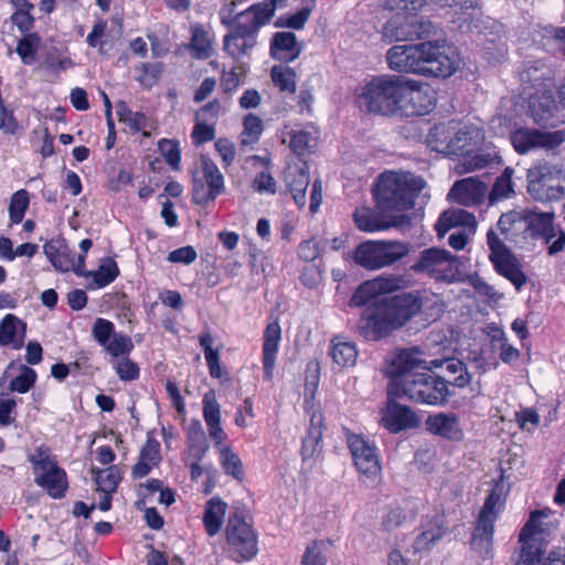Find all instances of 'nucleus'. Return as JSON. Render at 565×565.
<instances>
[{"label":"nucleus","mask_w":565,"mask_h":565,"mask_svg":"<svg viewBox=\"0 0 565 565\" xmlns=\"http://www.w3.org/2000/svg\"><path fill=\"white\" fill-rule=\"evenodd\" d=\"M424 352L417 348L398 350L385 370L388 377V396L404 397L415 403L438 405L444 404L449 395L447 382L440 376H434L425 372H416L417 369L431 371L440 367L441 362L427 361Z\"/></svg>","instance_id":"f257e3e1"},{"label":"nucleus","mask_w":565,"mask_h":565,"mask_svg":"<svg viewBox=\"0 0 565 565\" xmlns=\"http://www.w3.org/2000/svg\"><path fill=\"white\" fill-rule=\"evenodd\" d=\"M445 41H426L418 44L394 45L386 52L390 70L397 73L426 77L447 78L456 71Z\"/></svg>","instance_id":"f03ea898"},{"label":"nucleus","mask_w":565,"mask_h":565,"mask_svg":"<svg viewBox=\"0 0 565 565\" xmlns=\"http://www.w3.org/2000/svg\"><path fill=\"white\" fill-rule=\"evenodd\" d=\"M422 309L419 297L412 292L383 297L366 306L360 317L358 329L369 341H379L402 328Z\"/></svg>","instance_id":"7ed1b4c3"},{"label":"nucleus","mask_w":565,"mask_h":565,"mask_svg":"<svg viewBox=\"0 0 565 565\" xmlns=\"http://www.w3.org/2000/svg\"><path fill=\"white\" fill-rule=\"evenodd\" d=\"M425 185L423 178L411 172L385 171L380 174L373 191L375 206L383 214L406 212L414 207Z\"/></svg>","instance_id":"20e7f679"},{"label":"nucleus","mask_w":565,"mask_h":565,"mask_svg":"<svg viewBox=\"0 0 565 565\" xmlns=\"http://www.w3.org/2000/svg\"><path fill=\"white\" fill-rule=\"evenodd\" d=\"M405 77L395 74L373 75L355 89V100L367 113L395 116L406 89Z\"/></svg>","instance_id":"39448f33"},{"label":"nucleus","mask_w":565,"mask_h":565,"mask_svg":"<svg viewBox=\"0 0 565 565\" xmlns=\"http://www.w3.org/2000/svg\"><path fill=\"white\" fill-rule=\"evenodd\" d=\"M286 2L287 0H263L234 14L236 1H232L228 7L221 9V23L230 28L231 32L257 38L262 26L267 24L277 8L285 7Z\"/></svg>","instance_id":"423d86ee"},{"label":"nucleus","mask_w":565,"mask_h":565,"mask_svg":"<svg viewBox=\"0 0 565 565\" xmlns=\"http://www.w3.org/2000/svg\"><path fill=\"white\" fill-rule=\"evenodd\" d=\"M28 460L32 465L34 482L42 488L49 497L61 500L66 497L68 490V478L51 449L41 445L29 455Z\"/></svg>","instance_id":"0eeeda50"},{"label":"nucleus","mask_w":565,"mask_h":565,"mask_svg":"<svg viewBox=\"0 0 565 565\" xmlns=\"http://www.w3.org/2000/svg\"><path fill=\"white\" fill-rule=\"evenodd\" d=\"M202 406L203 418L209 430V436L220 451L222 468L226 475H231L235 479H241L243 476L242 461L228 446L224 445L227 435L221 425V406L213 391L207 392L203 396Z\"/></svg>","instance_id":"6e6552de"},{"label":"nucleus","mask_w":565,"mask_h":565,"mask_svg":"<svg viewBox=\"0 0 565 565\" xmlns=\"http://www.w3.org/2000/svg\"><path fill=\"white\" fill-rule=\"evenodd\" d=\"M504 504V487L502 482L495 483L489 493L472 532L471 550L481 558H486L492 551L494 523Z\"/></svg>","instance_id":"1a4fd4ad"},{"label":"nucleus","mask_w":565,"mask_h":565,"mask_svg":"<svg viewBox=\"0 0 565 565\" xmlns=\"http://www.w3.org/2000/svg\"><path fill=\"white\" fill-rule=\"evenodd\" d=\"M226 553L235 563L249 562L258 553V534L253 524L234 513L225 526Z\"/></svg>","instance_id":"9d476101"},{"label":"nucleus","mask_w":565,"mask_h":565,"mask_svg":"<svg viewBox=\"0 0 565 565\" xmlns=\"http://www.w3.org/2000/svg\"><path fill=\"white\" fill-rule=\"evenodd\" d=\"M409 253V245L401 241H366L354 250V262L369 270L390 267Z\"/></svg>","instance_id":"9b49d317"},{"label":"nucleus","mask_w":565,"mask_h":565,"mask_svg":"<svg viewBox=\"0 0 565 565\" xmlns=\"http://www.w3.org/2000/svg\"><path fill=\"white\" fill-rule=\"evenodd\" d=\"M527 191L537 201L565 198V171L557 164L541 162L527 171Z\"/></svg>","instance_id":"f8f14e48"},{"label":"nucleus","mask_w":565,"mask_h":565,"mask_svg":"<svg viewBox=\"0 0 565 565\" xmlns=\"http://www.w3.org/2000/svg\"><path fill=\"white\" fill-rule=\"evenodd\" d=\"M224 192V175L209 156L202 154L200 166L192 175V201L198 205H206Z\"/></svg>","instance_id":"ddd939ff"},{"label":"nucleus","mask_w":565,"mask_h":565,"mask_svg":"<svg viewBox=\"0 0 565 565\" xmlns=\"http://www.w3.org/2000/svg\"><path fill=\"white\" fill-rule=\"evenodd\" d=\"M483 141L482 130L477 126H466L461 131V173L483 169L498 158L494 148L483 146Z\"/></svg>","instance_id":"4468645a"},{"label":"nucleus","mask_w":565,"mask_h":565,"mask_svg":"<svg viewBox=\"0 0 565 565\" xmlns=\"http://www.w3.org/2000/svg\"><path fill=\"white\" fill-rule=\"evenodd\" d=\"M411 269L436 280L454 281L459 274V260L446 249L430 247L420 252Z\"/></svg>","instance_id":"2eb2a0df"},{"label":"nucleus","mask_w":565,"mask_h":565,"mask_svg":"<svg viewBox=\"0 0 565 565\" xmlns=\"http://www.w3.org/2000/svg\"><path fill=\"white\" fill-rule=\"evenodd\" d=\"M433 24L416 14L397 13L383 26L382 38L387 43L414 41L431 34Z\"/></svg>","instance_id":"dca6fc26"},{"label":"nucleus","mask_w":565,"mask_h":565,"mask_svg":"<svg viewBox=\"0 0 565 565\" xmlns=\"http://www.w3.org/2000/svg\"><path fill=\"white\" fill-rule=\"evenodd\" d=\"M510 140L514 150L520 154L536 150H553L565 141V130L547 131L519 127L511 131Z\"/></svg>","instance_id":"f3484780"},{"label":"nucleus","mask_w":565,"mask_h":565,"mask_svg":"<svg viewBox=\"0 0 565 565\" xmlns=\"http://www.w3.org/2000/svg\"><path fill=\"white\" fill-rule=\"evenodd\" d=\"M487 241L491 252L490 260L495 270L520 290L526 282V276L522 271L516 258L493 231L488 232Z\"/></svg>","instance_id":"a211bd4d"},{"label":"nucleus","mask_w":565,"mask_h":565,"mask_svg":"<svg viewBox=\"0 0 565 565\" xmlns=\"http://www.w3.org/2000/svg\"><path fill=\"white\" fill-rule=\"evenodd\" d=\"M408 279L403 275H383L366 280L354 290L350 305L353 307H366L379 300L377 297L406 288Z\"/></svg>","instance_id":"6ab92c4d"},{"label":"nucleus","mask_w":565,"mask_h":565,"mask_svg":"<svg viewBox=\"0 0 565 565\" xmlns=\"http://www.w3.org/2000/svg\"><path fill=\"white\" fill-rule=\"evenodd\" d=\"M347 443L360 476L375 481L382 471L376 446L356 434H349Z\"/></svg>","instance_id":"aec40b11"},{"label":"nucleus","mask_w":565,"mask_h":565,"mask_svg":"<svg viewBox=\"0 0 565 565\" xmlns=\"http://www.w3.org/2000/svg\"><path fill=\"white\" fill-rule=\"evenodd\" d=\"M94 340L104 348L111 360L129 356L135 345L131 338L124 332H116L115 324L104 318H97L92 328Z\"/></svg>","instance_id":"412c9836"},{"label":"nucleus","mask_w":565,"mask_h":565,"mask_svg":"<svg viewBox=\"0 0 565 565\" xmlns=\"http://www.w3.org/2000/svg\"><path fill=\"white\" fill-rule=\"evenodd\" d=\"M406 89L403 102L398 105L397 115L402 117H419L429 114L435 107V97L427 85L405 78Z\"/></svg>","instance_id":"4be33fe9"},{"label":"nucleus","mask_w":565,"mask_h":565,"mask_svg":"<svg viewBox=\"0 0 565 565\" xmlns=\"http://www.w3.org/2000/svg\"><path fill=\"white\" fill-rule=\"evenodd\" d=\"M305 412L310 416V424L302 439L301 457L303 462H308L318 457L322 449L323 416L316 403L315 393L306 395Z\"/></svg>","instance_id":"5701e85b"},{"label":"nucleus","mask_w":565,"mask_h":565,"mask_svg":"<svg viewBox=\"0 0 565 565\" xmlns=\"http://www.w3.org/2000/svg\"><path fill=\"white\" fill-rule=\"evenodd\" d=\"M397 398L387 395V402L381 409L380 424L391 434L417 428L420 424L417 414L411 407L397 403Z\"/></svg>","instance_id":"b1692460"},{"label":"nucleus","mask_w":565,"mask_h":565,"mask_svg":"<svg viewBox=\"0 0 565 565\" xmlns=\"http://www.w3.org/2000/svg\"><path fill=\"white\" fill-rule=\"evenodd\" d=\"M405 215H391L383 214L380 210L374 211L370 207L361 206L356 207L353 212V221L355 226L366 233H374L388 230L401 225Z\"/></svg>","instance_id":"393cba45"},{"label":"nucleus","mask_w":565,"mask_h":565,"mask_svg":"<svg viewBox=\"0 0 565 565\" xmlns=\"http://www.w3.org/2000/svg\"><path fill=\"white\" fill-rule=\"evenodd\" d=\"M529 107L531 117L539 125L555 127L562 122L557 115L558 106L552 93L545 92L531 96Z\"/></svg>","instance_id":"a878e982"},{"label":"nucleus","mask_w":565,"mask_h":565,"mask_svg":"<svg viewBox=\"0 0 565 565\" xmlns=\"http://www.w3.org/2000/svg\"><path fill=\"white\" fill-rule=\"evenodd\" d=\"M556 525L557 520L553 511L550 509L536 510L531 512L520 534L523 535V537H532L543 543Z\"/></svg>","instance_id":"bb28decb"},{"label":"nucleus","mask_w":565,"mask_h":565,"mask_svg":"<svg viewBox=\"0 0 565 565\" xmlns=\"http://www.w3.org/2000/svg\"><path fill=\"white\" fill-rule=\"evenodd\" d=\"M301 51L302 45L297 41V38L292 32H276L270 39V56L285 64L298 58Z\"/></svg>","instance_id":"cd10ccee"},{"label":"nucleus","mask_w":565,"mask_h":565,"mask_svg":"<svg viewBox=\"0 0 565 565\" xmlns=\"http://www.w3.org/2000/svg\"><path fill=\"white\" fill-rule=\"evenodd\" d=\"M26 323L15 315L8 313L0 321V347L20 350L24 347Z\"/></svg>","instance_id":"c85d7f7f"},{"label":"nucleus","mask_w":565,"mask_h":565,"mask_svg":"<svg viewBox=\"0 0 565 565\" xmlns=\"http://www.w3.org/2000/svg\"><path fill=\"white\" fill-rule=\"evenodd\" d=\"M281 339V328L278 321H273L267 324L264 331L263 343V369L266 379H271L275 367L276 356L279 349Z\"/></svg>","instance_id":"c756f323"},{"label":"nucleus","mask_w":565,"mask_h":565,"mask_svg":"<svg viewBox=\"0 0 565 565\" xmlns=\"http://www.w3.org/2000/svg\"><path fill=\"white\" fill-rule=\"evenodd\" d=\"M44 254L52 266L62 273L73 270L74 250L63 238L51 239L43 246Z\"/></svg>","instance_id":"7c9ffc66"},{"label":"nucleus","mask_w":565,"mask_h":565,"mask_svg":"<svg viewBox=\"0 0 565 565\" xmlns=\"http://www.w3.org/2000/svg\"><path fill=\"white\" fill-rule=\"evenodd\" d=\"M191 40L188 45L192 56L196 60H206L213 54L214 34L210 26L201 23L190 25Z\"/></svg>","instance_id":"2f4dec72"},{"label":"nucleus","mask_w":565,"mask_h":565,"mask_svg":"<svg viewBox=\"0 0 565 565\" xmlns=\"http://www.w3.org/2000/svg\"><path fill=\"white\" fill-rule=\"evenodd\" d=\"M161 461L160 444L154 438H148L141 448L138 461L132 467L131 476L135 479H141L148 476L151 470Z\"/></svg>","instance_id":"473e14b6"},{"label":"nucleus","mask_w":565,"mask_h":565,"mask_svg":"<svg viewBox=\"0 0 565 565\" xmlns=\"http://www.w3.org/2000/svg\"><path fill=\"white\" fill-rule=\"evenodd\" d=\"M285 182L298 207L306 205V190L310 183L309 171L303 167H289L285 172Z\"/></svg>","instance_id":"72a5a7b5"},{"label":"nucleus","mask_w":565,"mask_h":565,"mask_svg":"<svg viewBox=\"0 0 565 565\" xmlns=\"http://www.w3.org/2000/svg\"><path fill=\"white\" fill-rule=\"evenodd\" d=\"M120 271L111 257H104L96 270H87L84 278L89 279L87 288L90 290L105 288L117 279Z\"/></svg>","instance_id":"f704fd0d"},{"label":"nucleus","mask_w":565,"mask_h":565,"mask_svg":"<svg viewBox=\"0 0 565 565\" xmlns=\"http://www.w3.org/2000/svg\"><path fill=\"white\" fill-rule=\"evenodd\" d=\"M227 510V503L218 497H213L204 505L203 525L209 536L220 533Z\"/></svg>","instance_id":"c9c22d12"},{"label":"nucleus","mask_w":565,"mask_h":565,"mask_svg":"<svg viewBox=\"0 0 565 565\" xmlns=\"http://www.w3.org/2000/svg\"><path fill=\"white\" fill-rule=\"evenodd\" d=\"M290 138L289 148L296 156H303L312 151V149L317 146V141L319 138V130L312 126L308 125L299 130H291L288 132Z\"/></svg>","instance_id":"e433bc0d"},{"label":"nucleus","mask_w":565,"mask_h":565,"mask_svg":"<svg viewBox=\"0 0 565 565\" xmlns=\"http://www.w3.org/2000/svg\"><path fill=\"white\" fill-rule=\"evenodd\" d=\"M446 529L440 518L427 521L422 526V532L416 536L413 547L415 552H426L445 535Z\"/></svg>","instance_id":"4c0bfd02"},{"label":"nucleus","mask_w":565,"mask_h":565,"mask_svg":"<svg viewBox=\"0 0 565 565\" xmlns=\"http://www.w3.org/2000/svg\"><path fill=\"white\" fill-rule=\"evenodd\" d=\"M255 45L256 38L231 31L223 39L224 52L234 60H239L247 55Z\"/></svg>","instance_id":"58836bf2"},{"label":"nucleus","mask_w":565,"mask_h":565,"mask_svg":"<svg viewBox=\"0 0 565 565\" xmlns=\"http://www.w3.org/2000/svg\"><path fill=\"white\" fill-rule=\"evenodd\" d=\"M330 355L338 366L350 367L356 362L358 350L353 342L334 337L331 341Z\"/></svg>","instance_id":"ea45409f"},{"label":"nucleus","mask_w":565,"mask_h":565,"mask_svg":"<svg viewBox=\"0 0 565 565\" xmlns=\"http://www.w3.org/2000/svg\"><path fill=\"white\" fill-rule=\"evenodd\" d=\"M488 186L475 177L461 179V205H477L483 202Z\"/></svg>","instance_id":"a19ab883"},{"label":"nucleus","mask_w":565,"mask_h":565,"mask_svg":"<svg viewBox=\"0 0 565 565\" xmlns=\"http://www.w3.org/2000/svg\"><path fill=\"white\" fill-rule=\"evenodd\" d=\"M519 541L521 543L520 557L516 565H543L545 558L542 542L532 537H523L520 534Z\"/></svg>","instance_id":"79ce46f5"},{"label":"nucleus","mask_w":565,"mask_h":565,"mask_svg":"<svg viewBox=\"0 0 565 565\" xmlns=\"http://www.w3.org/2000/svg\"><path fill=\"white\" fill-rule=\"evenodd\" d=\"M213 342L214 339L209 331L202 332L199 335V343L204 352L210 375L213 379H221L223 376V371L220 364V352L212 348Z\"/></svg>","instance_id":"37998d69"},{"label":"nucleus","mask_w":565,"mask_h":565,"mask_svg":"<svg viewBox=\"0 0 565 565\" xmlns=\"http://www.w3.org/2000/svg\"><path fill=\"white\" fill-rule=\"evenodd\" d=\"M270 78L281 93L295 94L297 74L294 68L284 64L275 65L270 70Z\"/></svg>","instance_id":"c03bdc74"},{"label":"nucleus","mask_w":565,"mask_h":565,"mask_svg":"<svg viewBox=\"0 0 565 565\" xmlns=\"http://www.w3.org/2000/svg\"><path fill=\"white\" fill-rule=\"evenodd\" d=\"M426 424L428 430L433 434L451 438L456 433L458 419L455 414L439 413L437 415L429 416Z\"/></svg>","instance_id":"a18cd8bd"},{"label":"nucleus","mask_w":565,"mask_h":565,"mask_svg":"<svg viewBox=\"0 0 565 565\" xmlns=\"http://www.w3.org/2000/svg\"><path fill=\"white\" fill-rule=\"evenodd\" d=\"M40 45L41 38L38 33H24V35L18 41L15 52L24 65H31L36 60Z\"/></svg>","instance_id":"49530a36"},{"label":"nucleus","mask_w":565,"mask_h":565,"mask_svg":"<svg viewBox=\"0 0 565 565\" xmlns=\"http://www.w3.org/2000/svg\"><path fill=\"white\" fill-rule=\"evenodd\" d=\"M29 204L30 196L26 190L21 189L12 194L9 204V217L11 225L20 224L23 221Z\"/></svg>","instance_id":"de8ad7c7"},{"label":"nucleus","mask_w":565,"mask_h":565,"mask_svg":"<svg viewBox=\"0 0 565 565\" xmlns=\"http://www.w3.org/2000/svg\"><path fill=\"white\" fill-rule=\"evenodd\" d=\"M313 10V1L310 4H306L300 10L292 14L280 15L276 22V28H288L294 30H301L308 21Z\"/></svg>","instance_id":"09e8293b"},{"label":"nucleus","mask_w":565,"mask_h":565,"mask_svg":"<svg viewBox=\"0 0 565 565\" xmlns=\"http://www.w3.org/2000/svg\"><path fill=\"white\" fill-rule=\"evenodd\" d=\"M470 285L478 296L484 298L489 302H499L503 299V294L497 291L492 286L486 282L478 274L461 277V282Z\"/></svg>","instance_id":"8fccbe9b"},{"label":"nucleus","mask_w":565,"mask_h":565,"mask_svg":"<svg viewBox=\"0 0 565 565\" xmlns=\"http://www.w3.org/2000/svg\"><path fill=\"white\" fill-rule=\"evenodd\" d=\"M158 150L172 170L180 169L181 149L178 140L162 138L158 141Z\"/></svg>","instance_id":"3c124183"},{"label":"nucleus","mask_w":565,"mask_h":565,"mask_svg":"<svg viewBox=\"0 0 565 565\" xmlns=\"http://www.w3.org/2000/svg\"><path fill=\"white\" fill-rule=\"evenodd\" d=\"M186 438L189 448L195 449L199 452L198 459L200 460L206 451L207 447L205 445L203 427L199 419L193 418L188 424Z\"/></svg>","instance_id":"603ef678"},{"label":"nucleus","mask_w":565,"mask_h":565,"mask_svg":"<svg viewBox=\"0 0 565 565\" xmlns=\"http://www.w3.org/2000/svg\"><path fill=\"white\" fill-rule=\"evenodd\" d=\"M264 130L262 119L254 115L247 114L243 119V131L241 135V143L249 145L257 142Z\"/></svg>","instance_id":"864d4df0"},{"label":"nucleus","mask_w":565,"mask_h":565,"mask_svg":"<svg viewBox=\"0 0 565 565\" xmlns=\"http://www.w3.org/2000/svg\"><path fill=\"white\" fill-rule=\"evenodd\" d=\"M136 72L138 73L136 79L138 83L145 88L153 87L160 78L162 73V64L161 63H141L136 67Z\"/></svg>","instance_id":"5fc2aeb1"},{"label":"nucleus","mask_w":565,"mask_h":565,"mask_svg":"<svg viewBox=\"0 0 565 565\" xmlns=\"http://www.w3.org/2000/svg\"><path fill=\"white\" fill-rule=\"evenodd\" d=\"M456 122H449L448 126L441 124L435 126L434 132L431 134L440 142L443 149L440 151L452 152L456 149V142L459 140V131L456 130Z\"/></svg>","instance_id":"6e6d98bb"},{"label":"nucleus","mask_w":565,"mask_h":565,"mask_svg":"<svg viewBox=\"0 0 565 565\" xmlns=\"http://www.w3.org/2000/svg\"><path fill=\"white\" fill-rule=\"evenodd\" d=\"M36 372L26 365L20 366V374L11 380L9 388L11 392L24 394L29 392L36 382Z\"/></svg>","instance_id":"4d7b16f0"},{"label":"nucleus","mask_w":565,"mask_h":565,"mask_svg":"<svg viewBox=\"0 0 565 565\" xmlns=\"http://www.w3.org/2000/svg\"><path fill=\"white\" fill-rule=\"evenodd\" d=\"M86 42L89 47L98 49L99 53L104 54L106 52L105 45L108 43V31L105 20L98 19L94 23L92 31L86 38Z\"/></svg>","instance_id":"13d9d810"},{"label":"nucleus","mask_w":565,"mask_h":565,"mask_svg":"<svg viewBox=\"0 0 565 565\" xmlns=\"http://www.w3.org/2000/svg\"><path fill=\"white\" fill-rule=\"evenodd\" d=\"M120 472L116 466H110L98 471L96 483L104 493H113L117 490L120 482Z\"/></svg>","instance_id":"bf43d9fd"},{"label":"nucleus","mask_w":565,"mask_h":565,"mask_svg":"<svg viewBox=\"0 0 565 565\" xmlns=\"http://www.w3.org/2000/svg\"><path fill=\"white\" fill-rule=\"evenodd\" d=\"M110 362L116 374L121 381H135L139 377L140 369L136 362L129 359V356L111 360Z\"/></svg>","instance_id":"052dcab7"},{"label":"nucleus","mask_w":565,"mask_h":565,"mask_svg":"<svg viewBox=\"0 0 565 565\" xmlns=\"http://www.w3.org/2000/svg\"><path fill=\"white\" fill-rule=\"evenodd\" d=\"M459 226V210H446L444 211L436 224L435 231L439 238H443L451 228Z\"/></svg>","instance_id":"680f3d73"},{"label":"nucleus","mask_w":565,"mask_h":565,"mask_svg":"<svg viewBox=\"0 0 565 565\" xmlns=\"http://www.w3.org/2000/svg\"><path fill=\"white\" fill-rule=\"evenodd\" d=\"M513 192L512 170L507 168L493 184L490 196L492 199H505Z\"/></svg>","instance_id":"e2e57ef3"},{"label":"nucleus","mask_w":565,"mask_h":565,"mask_svg":"<svg viewBox=\"0 0 565 565\" xmlns=\"http://www.w3.org/2000/svg\"><path fill=\"white\" fill-rule=\"evenodd\" d=\"M323 547L322 541H312L305 551L302 565H326L327 558L323 555Z\"/></svg>","instance_id":"0e129e2a"},{"label":"nucleus","mask_w":565,"mask_h":565,"mask_svg":"<svg viewBox=\"0 0 565 565\" xmlns=\"http://www.w3.org/2000/svg\"><path fill=\"white\" fill-rule=\"evenodd\" d=\"M19 129L18 119L12 108L4 103L0 105V130L7 135H14Z\"/></svg>","instance_id":"69168bd1"},{"label":"nucleus","mask_w":565,"mask_h":565,"mask_svg":"<svg viewBox=\"0 0 565 565\" xmlns=\"http://www.w3.org/2000/svg\"><path fill=\"white\" fill-rule=\"evenodd\" d=\"M253 189L258 193L275 194L276 182L268 171L257 173L252 183Z\"/></svg>","instance_id":"338daca9"},{"label":"nucleus","mask_w":565,"mask_h":565,"mask_svg":"<svg viewBox=\"0 0 565 565\" xmlns=\"http://www.w3.org/2000/svg\"><path fill=\"white\" fill-rule=\"evenodd\" d=\"M215 150L222 158L224 168L231 166L236 156L235 146L226 138H220L214 143Z\"/></svg>","instance_id":"774afa93"}]
</instances>
